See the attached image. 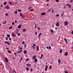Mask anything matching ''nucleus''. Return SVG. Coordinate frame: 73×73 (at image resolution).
<instances>
[{"mask_svg": "<svg viewBox=\"0 0 73 73\" xmlns=\"http://www.w3.org/2000/svg\"><path fill=\"white\" fill-rule=\"evenodd\" d=\"M46 13H45V12H43V13H42L41 14V15L42 16H43V15H45Z\"/></svg>", "mask_w": 73, "mask_h": 73, "instance_id": "9d476101", "label": "nucleus"}, {"mask_svg": "<svg viewBox=\"0 0 73 73\" xmlns=\"http://www.w3.org/2000/svg\"><path fill=\"white\" fill-rule=\"evenodd\" d=\"M16 11H18V12H21V10L20 9V10H17V9H16Z\"/></svg>", "mask_w": 73, "mask_h": 73, "instance_id": "5701e85b", "label": "nucleus"}, {"mask_svg": "<svg viewBox=\"0 0 73 73\" xmlns=\"http://www.w3.org/2000/svg\"><path fill=\"white\" fill-rule=\"evenodd\" d=\"M27 53V51L26 50H24V54H26Z\"/></svg>", "mask_w": 73, "mask_h": 73, "instance_id": "a211bd4d", "label": "nucleus"}, {"mask_svg": "<svg viewBox=\"0 0 73 73\" xmlns=\"http://www.w3.org/2000/svg\"><path fill=\"white\" fill-rule=\"evenodd\" d=\"M34 10V9H31V10H30V12H31V11H33Z\"/></svg>", "mask_w": 73, "mask_h": 73, "instance_id": "ea45409f", "label": "nucleus"}, {"mask_svg": "<svg viewBox=\"0 0 73 73\" xmlns=\"http://www.w3.org/2000/svg\"><path fill=\"white\" fill-rule=\"evenodd\" d=\"M60 37H59V38H58V40H57V41H58L60 40Z\"/></svg>", "mask_w": 73, "mask_h": 73, "instance_id": "13d9d810", "label": "nucleus"}, {"mask_svg": "<svg viewBox=\"0 0 73 73\" xmlns=\"http://www.w3.org/2000/svg\"><path fill=\"white\" fill-rule=\"evenodd\" d=\"M48 68V66L47 65H46V67L45 68V71H47V69Z\"/></svg>", "mask_w": 73, "mask_h": 73, "instance_id": "1a4fd4ad", "label": "nucleus"}, {"mask_svg": "<svg viewBox=\"0 0 73 73\" xmlns=\"http://www.w3.org/2000/svg\"><path fill=\"white\" fill-rule=\"evenodd\" d=\"M23 14H22V13H20V16H21V17H22V16L23 15Z\"/></svg>", "mask_w": 73, "mask_h": 73, "instance_id": "c756f323", "label": "nucleus"}, {"mask_svg": "<svg viewBox=\"0 0 73 73\" xmlns=\"http://www.w3.org/2000/svg\"><path fill=\"white\" fill-rule=\"evenodd\" d=\"M27 66H28L29 67H30L31 66V64H27Z\"/></svg>", "mask_w": 73, "mask_h": 73, "instance_id": "6e6552de", "label": "nucleus"}, {"mask_svg": "<svg viewBox=\"0 0 73 73\" xmlns=\"http://www.w3.org/2000/svg\"><path fill=\"white\" fill-rule=\"evenodd\" d=\"M26 70H27L28 71L29 70V68L28 67H27L26 68Z\"/></svg>", "mask_w": 73, "mask_h": 73, "instance_id": "393cba45", "label": "nucleus"}, {"mask_svg": "<svg viewBox=\"0 0 73 73\" xmlns=\"http://www.w3.org/2000/svg\"><path fill=\"white\" fill-rule=\"evenodd\" d=\"M56 27H59V25H60L59 24V22H57V23L56 24Z\"/></svg>", "mask_w": 73, "mask_h": 73, "instance_id": "0eeeda50", "label": "nucleus"}, {"mask_svg": "<svg viewBox=\"0 0 73 73\" xmlns=\"http://www.w3.org/2000/svg\"><path fill=\"white\" fill-rule=\"evenodd\" d=\"M60 53H61L62 52V49H60Z\"/></svg>", "mask_w": 73, "mask_h": 73, "instance_id": "bb28decb", "label": "nucleus"}, {"mask_svg": "<svg viewBox=\"0 0 73 73\" xmlns=\"http://www.w3.org/2000/svg\"><path fill=\"white\" fill-rule=\"evenodd\" d=\"M71 34H72V35H73V31H72L71 32Z\"/></svg>", "mask_w": 73, "mask_h": 73, "instance_id": "338daca9", "label": "nucleus"}, {"mask_svg": "<svg viewBox=\"0 0 73 73\" xmlns=\"http://www.w3.org/2000/svg\"><path fill=\"white\" fill-rule=\"evenodd\" d=\"M60 15H59V14H57L56 15V17H59Z\"/></svg>", "mask_w": 73, "mask_h": 73, "instance_id": "473e14b6", "label": "nucleus"}, {"mask_svg": "<svg viewBox=\"0 0 73 73\" xmlns=\"http://www.w3.org/2000/svg\"><path fill=\"white\" fill-rule=\"evenodd\" d=\"M21 61H22V60H23V57H21Z\"/></svg>", "mask_w": 73, "mask_h": 73, "instance_id": "864d4df0", "label": "nucleus"}, {"mask_svg": "<svg viewBox=\"0 0 73 73\" xmlns=\"http://www.w3.org/2000/svg\"><path fill=\"white\" fill-rule=\"evenodd\" d=\"M37 57V56L35 55V56H34L33 57V60H35L36 58V57Z\"/></svg>", "mask_w": 73, "mask_h": 73, "instance_id": "4468645a", "label": "nucleus"}, {"mask_svg": "<svg viewBox=\"0 0 73 73\" xmlns=\"http://www.w3.org/2000/svg\"><path fill=\"white\" fill-rule=\"evenodd\" d=\"M49 49H51V47H50V46H49Z\"/></svg>", "mask_w": 73, "mask_h": 73, "instance_id": "69168bd1", "label": "nucleus"}, {"mask_svg": "<svg viewBox=\"0 0 73 73\" xmlns=\"http://www.w3.org/2000/svg\"><path fill=\"white\" fill-rule=\"evenodd\" d=\"M50 32H52V33H53L54 32L53 30H50Z\"/></svg>", "mask_w": 73, "mask_h": 73, "instance_id": "2f4dec72", "label": "nucleus"}, {"mask_svg": "<svg viewBox=\"0 0 73 73\" xmlns=\"http://www.w3.org/2000/svg\"><path fill=\"white\" fill-rule=\"evenodd\" d=\"M41 57H42L43 56V54H41Z\"/></svg>", "mask_w": 73, "mask_h": 73, "instance_id": "774afa93", "label": "nucleus"}, {"mask_svg": "<svg viewBox=\"0 0 73 73\" xmlns=\"http://www.w3.org/2000/svg\"><path fill=\"white\" fill-rule=\"evenodd\" d=\"M21 26H22V25H21V24H20L18 26V28H19V29H20V28H21Z\"/></svg>", "mask_w": 73, "mask_h": 73, "instance_id": "9b49d317", "label": "nucleus"}, {"mask_svg": "<svg viewBox=\"0 0 73 73\" xmlns=\"http://www.w3.org/2000/svg\"><path fill=\"white\" fill-rule=\"evenodd\" d=\"M14 55H15V56H17V53L16 52H15L14 53Z\"/></svg>", "mask_w": 73, "mask_h": 73, "instance_id": "a878e982", "label": "nucleus"}, {"mask_svg": "<svg viewBox=\"0 0 73 73\" xmlns=\"http://www.w3.org/2000/svg\"><path fill=\"white\" fill-rule=\"evenodd\" d=\"M68 22L67 21H65L64 22V25L65 26H67V25H68Z\"/></svg>", "mask_w": 73, "mask_h": 73, "instance_id": "20e7f679", "label": "nucleus"}, {"mask_svg": "<svg viewBox=\"0 0 73 73\" xmlns=\"http://www.w3.org/2000/svg\"><path fill=\"white\" fill-rule=\"evenodd\" d=\"M18 48H19V50L20 51L17 52V53H21L22 51H23V48L21 47H18Z\"/></svg>", "mask_w": 73, "mask_h": 73, "instance_id": "f257e3e1", "label": "nucleus"}, {"mask_svg": "<svg viewBox=\"0 0 73 73\" xmlns=\"http://www.w3.org/2000/svg\"><path fill=\"white\" fill-rule=\"evenodd\" d=\"M4 24H6L7 23V21H5L4 23H3Z\"/></svg>", "mask_w": 73, "mask_h": 73, "instance_id": "603ef678", "label": "nucleus"}, {"mask_svg": "<svg viewBox=\"0 0 73 73\" xmlns=\"http://www.w3.org/2000/svg\"><path fill=\"white\" fill-rule=\"evenodd\" d=\"M35 34H36V35H37V32H35Z\"/></svg>", "mask_w": 73, "mask_h": 73, "instance_id": "5fc2aeb1", "label": "nucleus"}, {"mask_svg": "<svg viewBox=\"0 0 73 73\" xmlns=\"http://www.w3.org/2000/svg\"><path fill=\"white\" fill-rule=\"evenodd\" d=\"M64 73H69V72H68V71H67L66 70H65V71H64Z\"/></svg>", "mask_w": 73, "mask_h": 73, "instance_id": "cd10ccee", "label": "nucleus"}, {"mask_svg": "<svg viewBox=\"0 0 73 73\" xmlns=\"http://www.w3.org/2000/svg\"><path fill=\"white\" fill-rule=\"evenodd\" d=\"M51 9H48L47 11V13H50V11H51Z\"/></svg>", "mask_w": 73, "mask_h": 73, "instance_id": "39448f33", "label": "nucleus"}, {"mask_svg": "<svg viewBox=\"0 0 73 73\" xmlns=\"http://www.w3.org/2000/svg\"><path fill=\"white\" fill-rule=\"evenodd\" d=\"M51 68H52V66H50L49 67V69H51Z\"/></svg>", "mask_w": 73, "mask_h": 73, "instance_id": "4c0bfd02", "label": "nucleus"}, {"mask_svg": "<svg viewBox=\"0 0 73 73\" xmlns=\"http://www.w3.org/2000/svg\"><path fill=\"white\" fill-rule=\"evenodd\" d=\"M31 72H32L33 71V69L32 68H31V70H30Z\"/></svg>", "mask_w": 73, "mask_h": 73, "instance_id": "de8ad7c7", "label": "nucleus"}, {"mask_svg": "<svg viewBox=\"0 0 73 73\" xmlns=\"http://www.w3.org/2000/svg\"><path fill=\"white\" fill-rule=\"evenodd\" d=\"M34 24H35V28H36V24H35V23H34Z\"/></svg>", "mask_w": 73, "mask_h": 73, "instance_id": "8fccbe9b", "label": "nucleus"}, {"mask_svg": "<svg viewBox=\"0 0 73 73\" xmlns=\"http://www.w3.org/2000/svg\"><path fill=\"white\" fill-rule=\"evenodd\" d=\"M55 1H56V2L58 3V2L59 1V0H55Z\"/></svg>", "mask_w": 73, "mask_h": 73, "instance_id": "c03bdc74", "label": "nucleus"}, {"mask_svg": "<svg viewBox=\"0 0 73 73\" xmlns=\"http://www.w3.org/2000/svg\"><path fill=\"white\" fill-rule=\"evenodd\" d=\"M5 62H8V58H5Z\"/></svg>", "mask_w": 73, "mask_h": 73, "instance_id": "7ed1b4c3", "label": "nucleus"}, {"mask_svg": "<svg viewBox=\"0 0 73 73\" xmlns=\"http://www.w3.org/2000/svg\"><path fill=\"white\" fill-rule=\"evenodd\" d=\"M38 29H39V30H40L41 29L39 27H38Z\"/></svg>", "mask_w": 73, "mask_h": 73, "instance_id": "0e129e2a", "label": "nucleus"}, {"mask_svg": "<svg viewBox=\"0 0 73 73\" xmlns=\"http://www.w3.org/2000/svg\"><path fill=\"white\" fill-rule=\"evenodd\" d=\"M29 58H27L26 60V61H29Z\"/></svg>", "mask_w": 73, "mask_h": 73, "instance_id": "f704fd0d", "label": "nucleus"}, {"mask_svg": "<svg viewBox=\"0 0 73 73\" xmlns=\"http://www.w3.org/2000/svg\"><path fill=\"white\" fill-rule=\"evenodd\" d=\"M23 32H26V31H27V29H23Z\"/></svg>", "mask_w": 73, "mask_h": 73, "instance_id": "412c9836", "label": "nucleus"}, {"mask_svg": "<svg viewBox=\"0 0 73 73\" xmlns=\"http://www.w3.org/2000/svg\"><path fill=\"white\" fill-rule=\"evenodd\" d=\"M35 62H37V58H35Z\"/></svg>", "mask_w": 73, "mask_h": 73, "instance_id": "6ab92c4d", "label": "nucleus"}, {"mask_svg": "<svg viewBox=\"0 0 73 73\" xmlns=\"http://www.w3.org/2000/svg\"><path fill=\"white\" fill-rule=\"evenodd\" d=\"M25 42H24V41H23V42H22V44H25Z\"/></svg>", "mask_w": 73, "mask_h": 73, "instance_id": "a18cd8bd", "label": "nucleus"}, {"mask_svg": "<svg viewBox=\"0 0 73 73\" xmlns=\"http://www.w3.org/2000/svg\"><path fill=\"white\" fill-rule=\"evenodd\" d=\"M17 11H15V14H17Z\"/></svg>", "mask_w": 73, "mask_h": 73, "instance_id": "c9c22d12", "label": "nucleus"}, {"mask_svg": "<svg viewBox=\"0 0 73 73\" xmlns=\"http://www.w3.org/2000/svg\"><path fill=\"white\" fill-rule=\"evenodd\" d=\"M18 36H20V33H19L18 34Z\"/></svg>", "mask_w": 73, "mask_h": 73, "instance_id": "a19ab883", "label": "nucleus"}, {"mask_svg": "<svg viewBox=\"0 0 73 73\" xmlns=\"http://www.w3.org/2000/svg\"><path fill=\"white\" fill-rule=\"evenodd\" d=\"M5 16H8V13H6L5 14Z\"/></svg>", "mask_w": 73, "mask_h": 73, "instance_id": "79ce46f5", "label": "nucleus"}, {"mask_svg": "<svg viewBox=\"0 0 73 73\" xmlns=\"http://www.w3.org/2000/svg\"><path fill=\"white\" fill-rule=\"evenodd\" d=\"M7 2H4L3 3V5H6V4H7Z\"/></svg>", "mask_w": 73, "mask_h": 73, "instance_id": "72a5a7b5", "label": "nucleus"}, {"mask_svg": "<svg viewBox=\"0 0 73 73\" xmlns=\"http://www.w3.org/2000/svg\"><path fill=\"white\" fill-rule=\"evenodd\" d=\"M73 1V0H70V2L71 3H72Z\"/></svg>", "mask_w": 73, "mask_h": 73, "instance_id": "3c124183", "label": "nucleus"}, {"mask_svg": "<svg viewBox=\"0 0 73 73\" xmlns=\"http://www.w3.org/2000/svg\"><path fill=\"white\" fill-rule=\"evenodd\" d=\"M58 62L59 64H60V63H61V60H60V59H58Z\"/></svg>", "mask_w": 73, "mask_h": 73, "instance_id": "f3484780", "label": "nucleus"}, {"mask_svg": "<svg viewBox=\"0 0 73 73\" xmlns=\"http://www.w3.org/2000/svg\"><path fill=\"white\" fill-rule=\"evenodd\" d=\"M5 43L6 44H8V45H10V43H9V42H8L7 41H5Z\"/></svg>", "mask_w": 73, "mask_h": 73, "instance_id": "f8f14e48", "label": "nucleus"}, {"mask_svg": "<svg viewBox=\"0 0 73 73\" xmlns=\"http://www.w3.org/2000/svg\"><path fill=\"white\" fill-rule=\"evenodd\" d=\"M5 8L6 9H9V8H10V7L8 5H7L5 6Z\"/></svg>", "mask_w": 73, "mask_h": 73, "instance_id": "423d86ee", "label": "nucleus"}, {"mask_svg": "<svg viewBox=\"0 0 73 73\" xmlns=\"http://www.w3.org/2000/svg\"><path fill=\"white\" fill-rule=\"evenodd\" d=\"M64 41H67L66 40V38H64Z\"/></svg>", "mask_w": 73, "mask_h": 73, "instance_id": "680f3d73", "label": "nucleus"}, {"mask_svg": "<svg viewBox=\"0 0 73 73\" xmlns=\"http://www.w3.org/2000/svg\"><path fill=\"white\" fill-rule=\"evenodd\" d=\"M7 36L8 37H10V35L9 34H7Z\"/></svg>", "mask_w": 73, "mask_h": 73, "instance_id": "c85d7f7f", "label": "nucleus"}, {"mask_svg": "<svg viewBox=\"0 0 73 73\" xmlns=\"http://www.w3.org/2000/svg\"><path fill=\"white\" fill-rule=\"evenodd\" d=\"M64 15V13H62V14H61V17H62V16H63V15Z\"/></svg>", "mask_w": 73, "mask_h": 73, "instance_id": "58836bf2", "label": "nucleus"}, {"mask_svg": "<svg viewBox=\"0 0 73 73\" xmlns=\"http://www.w3.org/2000/svg\"><path fill=\"white\" fill-rule=\"evenodd\" d=\"M71 7V5H69L68 8H70Z\"/></svg>", "mask_w": 73, "mask_h": 73, "instance_id": "6e6d98bb", "label": "nucleus"}, {"mask_svg": "<svg viewBox=\"0 0 73 73\" xmlns=\"http://www.w3.org/2000/svg\"><path fill=\"white\" fill-rule=\"evenodd\" d=\"M12 25H15V22H12Z\"/></svg>", "mask_w": 73, "mask_h": 73, "instance_id": "49530a36", "label": "nucleus"}, {"mask_svg": "<svg viewBox=\"0 0 73 73\" xmlns=\"http://www.w3.org/2000/svg\"><path fill=\"white\" fill-rule=\"evenodd\" d=\"M36 50L38 51H39V47L38 46H36Z\"/></svg>", "mask_w": 73, "mask_h": 73, "instance_id": "ddd939ff", "label": "nucleus"}, {"mask_svg": "<svg viewBox=\"0 0 73 73\" xmlns=\"http://www.w3.org/2000/svg\"><path fill=\"white\" fill-rule=\"evenodd\" d=\"M11 35L13 37H15L16 36V34H15V33H12Z\"/></svg>", "mask_w": 73, "mask_h": 73, "instance_id": "f03ea898", "label": "nucleus"}, {"mask_svg": "<svg viewBox=\"0 0 73 73\" xmlns=\"http://www.w3.org/2000/svg\"><path fill=\"white\" fill-rule=\"evenodd\" d=\"M68 54V52H65V56H67Z\"/></svg>", "mask_w": 73, "mask_h": 73, "instance_id": "2eb2a0df", "label": "nucleus"}, {"mask_svg": "<svg viewBox=\"0 0 73 73\" xmlns=\"http://www.w3.org/2000/svg\"><path fill=\"white\" fill-rule=\"evenodd\" d=\"M33 49H35V46H33Z\"/></svg>", "mask_w": 73, "mask_h": 73, "instance_id": "e2e57ef3", "label": "nucleus"}, {"mask_svg": "<svg viewBox=\"0 0 73 73\" xmlns=\"http://www.w3.org/2000/svg\"><path fill=\"white\" fill-rule=\"evenodd\" d=\"M7 52H8V53H12V52H11V51H10V50H8Z\"/></svg>", "mask_w": 73, "mask_h": 73, "instance_id": "aec40b11", "label": "nucleus"}, {"mask_svg": "<svg viewBox=\"0 0 73 73\" xmlns=\"http://www.w3.org/2000/svg\"><path fill=\"white\" fill-rule=\"evenodd\" d=\"M47 48V49H49V46H47V48Z\"/></svg>", "mask_w": 73, "mask_h": 73, "instance_id": "052dcab7", "label": "nucleus"}, {"mask_svg": "<svg viewBox=\"0 0 73 73\" xmlns=\"http://www.w3.org/2000/svg\"><path fill=\"white\" fill-rule=\"evenodd\" d=\"M53 12H54V9H53L52 10V13H53Z\"/></svg>", "mask_w": 73, "mask_h": 73, "instance_id": "bf43d9fd", "label": "nucleus"}, {"mask_svg": "<svg viewBox=\"0 0 73 73\" xmlns=\"http://www.w3.org/2000/svg\"><path fill=\"white\" fill-rule=\"evenodd\" d=\"M12 28V26L9 27V29H11Z\"/></svg>", "mask_w": 73, "mask_h": 73, "instance_id": "7c9ffc66", "label": "nucleus"}, {"mask_svg": "<svg viewBox=\"0 0 73 73\" xmlns=\"http://www.w3.org/2000/svg\"><path fill=\"white\" fill-rule=\"evenodd\" d=\"M31 8H32V7H28V9H31Z\"/></svg>", "mask_w": 73, "mask_h": 73, "instance_id": "37998d69", "label": "nucleus"}, {"mask_svg": "<svg viewBox=\"0 0 73 73\" xmlns=\"http://www.w3.org/2000/svg\"><path fill=\"white\" fill-rule=\"evenodd\" d=\"M8 39H9L8 38H7V37H6V40H7V41H8Z\"/></svg>", "mask_w": 73, "mask_h": 73, "instance_id": "e433bc0d", "label": "nucleus"}, {"mask_svg": "<svg viewBox=\"0 0 73 73\" xmlns=\"http://www.w3.org/2000/svg\"><path fill=\"white\" fill-rule=\"evenodd\" d=\"M25 17V15H24V14H23L21 17H22L23 19H24Z\"/></svg>", "mask_w": 73, "mask_h": 73, "instance_id": "dca6fc26", "label": "nucleus"}, {"mask_svg": "<svg viewBox=\"0 0 73 73\" xmlns=\"http://www.w3.org/2000/svg\"><path fill=\"white\" fill-rule=\"evenodd\" d=\"M42 35V34L41 33H40L38 35V37H40V36H41V35Z\"/></svg>", "mask_w": 73, "mask_h": 73, "instance_id": "b1692460", "label": "nucleus"}, {"mask_svg": "<svg viewBox=\"0 0 73 73\" xmlns=\"http://www.w3.org/2000/svg\"><path fill=\"white\" fill-rule=\"evenodd\" d=\"M24 45L25 46V48H26L27 47V45L25 44H24Z\"/></svg>", "mask_w": 73, "mask_h": 73, "instance_id": "09e8293b", "label": "nucleus"}, {"mask_svg": "<svg viewBox=\"0 0 73 73\" xmlns=\"http://www.w3.org/2000/svg\"><path fill=\"white\" fill-rule=\"evenodd\" d=\"M16 30L18 32H19V29H16Z\"/></svg>", "mask_w": 73, "mask_h": 73, "instance_id": "4d7b16f0", "label": "nucleus"}, {"mask_svg": "<svg viewBox=\"0 0 73 73\" xmlns=\"http://www.w3.org/2000/svg\"><path fill=\"white\" fill-rule=\"evenodd\" d=\"M9 3L10 4V5H13V4H12V3H11V2L10 1L9 2Z\"/></svg>", "mask_w": 73, "mask_h": 73, "instance_id": "4be33fe9", "label": "nucleus"}]
</instances>
